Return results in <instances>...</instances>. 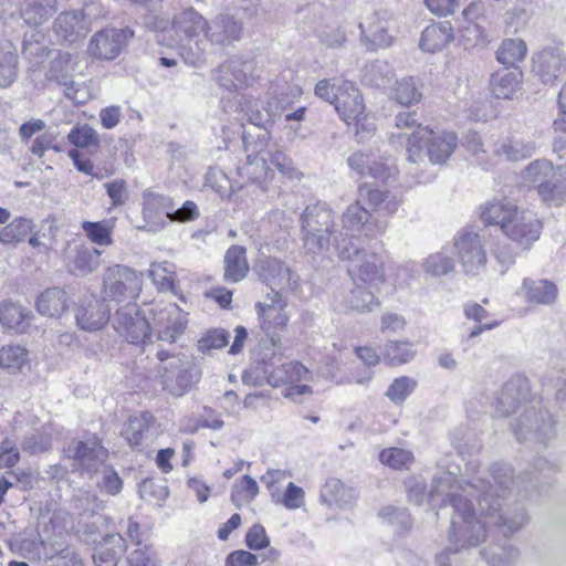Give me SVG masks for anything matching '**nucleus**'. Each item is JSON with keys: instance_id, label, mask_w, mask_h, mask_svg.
<instances>
[{"instance_id": "1", "label": "nucleus", "mask_w": 566, "mask_h": 566, "mask_svg": "<svg viewBox=\"0 0 566 566\" xmlns=\"http://www.w3.org/2000/svg\"><path fill=\"white\" fill-rule=\"evenodd\" d=\"M485 478L461 484L450 472L437 476L429 492L430 505L450 503L454 509L449 542L454 552L479 546L486 538L488 527H496L504 535L521 530L528 515L520 503L504 505L503 501L517 489L527 492L522 482L513 478L506 464H493Z\"/></svg>"}, {"instance_id": "2", "label": "nucleus", "mask_w": 566, "mask_h": 566, "mask_svg": "<svg viewBox=\"0 0 566 566\" xmlns=\"http://www.w3.org/2000/svg\"><path fill=\"white\" fill-rule=\"evenodd\" d=\"M365 205L359 187L356 201L339 218L325 202L307 206L302 213L304 247L314 254L328 251L333 247L340 259H352L357 252L354 243L356 238H375L385 230L371 221V213Z\"/></svg>"}, {"instance_id": "3", "label": "nucleus", "mask_w": 566, "mask_h": 566, "mask_svg": "<svg viewBox=\"0 0 566 566\" xmlns=\"http://www.w3.org/2000/svg\"><path fill=\"white\" fill-rule=\"evenodd\" d=\"M208 20L193 7H187L169 19L156 17L153 29L158 33L171 31L181 43L180 56L190 66L200 67L207 62L205 33Z\"/></svg>"}, {"instance_id": "4", "label": "nucleus", "mask_w": 566, "mask_h": 566, "mask_svg": "<svg viewBox=\"0 0 566 566\" xmlns=\"http://www.w3.org/2000/svg\"><path fill=\"white\" fill-rule=\"evenodd\" d=\"M457 147L458 136L454 132L434 133L430 128H420L408 136V161L419 164L428 157L430 163L442 165Z\"/></svg>"}, {"instance_id": "5", "label": "nucleus", "mask_w": 566, "mask_h": 566, "mask_svg": "<svg viewBox=\"0 0 566 566\" xmlns=\"http://www.w3.org/2000/svg\"><path fill=\"white\" fill-rule=\"evenodd\" d=\"M143 273L115 264L103 274L102 295L104 301L124 302L136 300L143 289Z\"/></svg>"}, {"instance_id": "6", "label": "nucleus", "mask_w": 566, "mask_h": 566, "mask_svg": "<svg viewBox=\"0 0 566 566\" xmlns=\"http://www.w3.org/2000/svg\"><path fill=\"white\" fill-rule=\"evenodd\" d=\"M454 256L462 272L479 276L485 272L488 255L481 237L473 231L459 232L453 240Z\"/></svg>"}, {"instance_id": "7", "label": "nucleus", "mask_w": 566, "mask_h": 566, "mask_svg": "<svg viewBox=\"0 0 566 566\" xmlns=\"http://www.w3.org/2000/svg\"><path fill=\"white\" fill-rule=\"evenodd\" d=\"M157 358L160 361L157 370L160 374L164 388L175 396H181L198 380L195 369L189 363H184L178 355L166 350H158Z\"/></svg>"}, {"instance_id": "8", "label": "nucleus", "mask_w": 566, "mask_h": 566, "mask_svg": "<svg viewBox=\"0 0 566 566\" xmlns=\"http://www.w3.org/2000/svg\"><path fill=\"white\" fill-rule=\"evenodd\" d=\"M63 453L65 458L74 461L82 474L88 475L98 472L108 458V450L96 436L71 441L63 448Z\"/></svg>"}, {"instance_id": "9", "label": "nucleus", "mask_w": 566, "mask_h": 566, "mask_svg": "<svg viewBox=\"0 0 566 566\" xmlns=\"http://www.w3.org/2000/svg\"><path fill=\"white\" fill-rule=\"evenodd\" d=\"M308 374V369L301 363L290 361L281 364L271 370L268 365L256 366L244 373L243 380L256 386H262L266 382L273 387H279L307 379Z\"/></svg>"}, {"instance_id": "10", "label": "nucleus", "mask_w": 566, "mask_h": 566, "mask_svg": "<svg viewBox=\"0 0 566 566\" xmlns=\"http://www.w3.org/2000/svg\"><path fill=\"white\" fill-rule=\"evenodd\" d=\"M66 518V514L63 512H55L50 518V524L53 525L55 536L57 539L48 537L42 541L44 563L42 566H77L80 564L78 555L71 549L66 543L67 533L65 525H54L55 521L59 523Z\"/></svg>"}, {"instance_id": "11", "label": "nucleus", "mask_w": 566, "mask_h": 566, "mask_svg": "<svg viewBox=\"0 0 566 566\" xmlns=\"http://www.w3.org/2000/svg\"><path fill=\"white\" fill-rule=\"evenodd\" d=\"M112 325L119 336L132 344H145L150 337L149 323L136 303L129 302L119 307L112 318Z\"/></svg>"}, {"instance_id": "12", "label": "nucleus", "mask_w": 566, "mask_h": 566, "mask_svg": "<svg viewBox=\"0 0 566 566\" xmlns=\"http://www.w3.org/2000/svg\"><path fill=\"white\" fill-rule=\"evenodd\" d=\"M258 274L273 296L285 292H294L300 286V275L277 258H266L256 265Z\"/></svg>"}, {"instance_id": "13", "label": "nucleus", "mask_w": 566, "mask_h": 566, "mask_svg": "<svg viewBox=\"0 0 566 566\" xmlns=\"http://www.w3.org/2000/svg\"><path fill=\"white\" fill-rule=\"evenodd\" d=\"M134 34L129 28L104 29L92 36L87 51L91 56L98 60H115Z\"/></svg>"}, {"instance_id": "14", "label": "nucleus", "mask_w": 566, "mask_h": 566, "mask_svg": "<svg viewBox=\"0 0 566 566\" xmlns=\"http://www.w3.org/2000/svg\"><path fill=\"white\" fill-rule=\"evenodd\" d=\"M347 260L350 261L348 272L354 283L378 289L385 282L384 262L376 253L357 248L353 258Z\"/></svg>"}, {"instance_id": "15", "label": "nucleus", "mask_w": 566, "mask_h": 566, "mask_svg": "<svg viewBox=\"0 0 566 566\" xmlns=\"http://www.w3.org/2000/svg\"><path fill=\"white\" fill-rule=\"evenodd\" d=\"M349 167L361 177L387 180L397 172L391 157L380 156L374 151H358L348 158Z\"/></svg>"}, {"instance_id": "16", "label": "nucleus", "mask_w": 566, "mask_h": 566, "mask_svg": "<svg viewBox=\"0 0 566 566\" xmlns=\"http://www.w3.org/2000/svg\"><path fill=\"white\" fill-rule=\"evenodd\" d=\"M243 23L234 15L229 13H219L211 21L205 33L206 44L212 46L227 48L239 41L242 36Z\"/></svg>"}, {"instance_id": "17", "label": "nucleus", "mask_w": 566, "mask_h": 566, "mask_svg": "<svg viewBox=\"0 0 566 566\" xmlns=\"http://www.w3.org/2000/svg\"><path fill=\"white\" fill-rule=\"evenodd\" d=\"M542 222L535 213L528 210H520L513 221L506 224L503 233L523 250H527L539 239Z\"/></svg>"}, {"instance_id": "18", "label": "nucleus", "mask_w": 566, "mask_h": 566, "mask_svg": "<svg viewBox=\"0 0 566 566\" xmlns=\"http://www.w3.org/2000/svg\"><path fill=\"white\" fill-rule=\"evenodd\" d=\"M335 109L347 125H359L360 119L364 118L365 103L353 82L342 80L337 86Z\"/></svg>"}, {"instance_id": "19", "label": "nucleus", "mask_w": 566, "mask_h": 566, "mask_svg": "<svg viewBox=\"0 0 566 566\" xmlns=\"http://www.w3.org/2000/svg\"><path fill=\"white\" fill-rule=\"evenodd\" d=\"M500 144V136L491 135L482 137L476 132L467 134L463 146L471 155L473 160L484 169L499 164L502 158V151L496 149Z\"/></svg>"}, {"instance_id": "20", "label": "nucleus", "mask_w": 566, "mask_h": 566, "mask_svg": "<svg viewBox=\"0 0 566 566\" xmlns=\"http://www.w3.org/2000/svg\"><path fill=\"white\" fill-rule=\"evenodd\" d=\"M389 18L386 12H373L359 22L360 40L368 50L391 45L394 36L389 33Z\"/></svg>"}, {"instance_id": "21", "label": "nucleus", "mask_w": 566, "mask_h": 566, "mask_svg": "<svg viewBox=\"0 0 566 566\" xmlns=\"http://www.w3.org/2000/svg\"><path fill=\"white\" fill-rule=\"evenodd\" d=\"M514 433L518 441L522 439L527 440L530 434L542 443H545L554 437L555 430L547 412L532 409L527 410L518 418L517 424L514 427Z\"/></svg>"}, {"instance_id": "22", "label": "nucleus", "mask_w": 566, "mask_h": 566, "mask_svg": "<svg viewBox=\"0 0 566 566\" xmlns=\"http://www.w3.org/2000/svg\"><path fill=\"white\" fill-rule=\"evenodd\" d=\"M172 208L174 203L169 197L153 192L144 193L143 216L146 221L144 229L151 232L161 230L167 224V220L170 221Z\"/></svg>"}, {"instance_id": "23", "label": "nucleus", "mask_w": 566, "mask_h": 566, "mask_svg": "<svg viewBox=\"0 0 566 566\" xmlns=\"http://www.w3.org/2000/svg\"><path fill=\"white\" fill-rule=\"evenodd\" d=\"M76 324L87 332L101 329L109 319V308L104 298H87L81 302L76 308Z\"/></svg>"}, {"instance_id": "24", "label": "nucleus", "mask_w": 566, "mask_h": 566, "mask_svg": "<svg viewBox=\"0 0 566 566\" xmlns=\"http://www.w3.org/2000/svg\"><path fill=\"white\" fill-rule=\"evenodd\" d=\"M533 70L545 84H552L566 70V57L558 49H544L533 59Z\"/></svg>"}, {"instance_id": "25", "label": "nucleus", "mask_w": 566, "mask_h": 566, "mask_svg": "<svg viewBox=\"0 0 566 566\" xmlns=\"http://www.w3.org/2000/svg\"><path fill=\"white\" fill-rule=\"evenodd\" d=\"M187 316L177 305H170L160 311L156 319V331L159 340L175 343L185 332Z\"/></svg>"}, {"instance_id": "26", "label": "nucleus", "mask_w": 566, "mask_h": 566, "mask_svg": "<svg viewBox=\"0 0 566 566\" xmlns=\"http://www.w3.org/2000/svg\"><path fill=\"white\" fill-rule=\"evenodd\" d=\"M101 251L86 245L70 248L66 254L67 270L77 276H85L95 272L99 264Z\"/></svg>"}, {"instance_id": "27", "label": "nucleus", "mask_w": 566, "mask_h": 566, "mask_svg": "<svg viewBox=\"0 0 566 566\" xmlns=\"http://www.w3.org/2000/svg\"><path fill=\"white\" fill-rule=\"evenodd\" d=\"M520 294L531 304L552 305L557 300L558 289L549 280L526 277L523 280Z\"/></svg>"}, {"instance_id": "28", "label": "nucleus", "mask_w": 566, "mask_h": 566, "mask_svg": "<svg viewBox=\"0 0 566 566\" xmlns=\"http://www.w3.org/2000/svg\"><path fill=\"white\" fill-rule=\"evenodd\" d=\"M285 307L286 301L282 295L270 297V303H256L255 308L262 321V328L266 332L284 328L289 322Z\"/></svg>"}, {"instance_id": "29", "label": "nucleus", "mask_w": 566, "mask_h": 566, "mask_svg": "<svg viewBox=\"0 0 566 566\" xmlns=\"http://www.w3.org/2000/svg\"><path fill=\"white\" fill-rule=\"evenodd\" d=\"M355 286L345 295L343 305L346 311L355 313H366L377 310L380 306L376 293L378 289H370L360 283H354Z\"/></svg>"}, {"instance_id": "30", "label": "nucleus", "mask_w": 566, "mask_h": 566, "mask_svg": "<svg viewBox=\"0 0 566 566\" xmlns=\"http://www.w3.org/2000/svg\"><path fill=\"white\" fill-rule=\"evenodd\" d=\"M54 32L63 40L73 42L80 36H85L90 24L82 12L71 11L61 13L54 21Z\"/></svg>"}, {"instance_id": "31", "label": "nucleus", "mask_w": 566, "mask_h": 566, "mask_svg": "<svg viewBox=\"0 0 566 566\" xmlns=\"http://www.w3.org/2000/svg\"><path fill=\"white\" fill-rule=\"evenodd\" d=\"M35 308L43 316L61 317L69 310L67 294L60 287L46 289L36 297Z\"/></svg>"}, {"instance_id": "32", "label": "nucleus", "mask_w": 566, "mask_h": 566, "mask_svg": "<svg viewBox=\"0 0 566 566\" xmlns=\"http://www.w3.org/2000/svg\"><path fill=\"white\" fill-rule=\"evenodd\" d=\"M33 317L32 312L19 303L3 301L0 303V324L18 333H25Z\"/></svg>"}, {"instance_id": "33", "label": "nucleus", "mask_w": 566, "mask_h": 566, "mask_svg": "<svg viewBox=\"0 0 566 566\" xmlns=\"http://www.w3.org/2000/svg\"><path fill=\"white\" fill-rule=\"evenodd\" d=\"M360 197L373 210L384 211L386 214H395L402 203L401 197L382 191L365 184L360 186Z\"/></svg>"}, {"instance_id": "34", "label": "nucleus", "mask_w": 566, "mask_h": 566, "mask_svg": "<svg viewBox=\"0 0 566 566\" xmlns=\"http://www.w3.org/2000/svg\"><path fill=\"white\" fill-rule=\"evenodd\" d=\"M520 210L509 200L490 201L482 208L481 219L488 224L499 226L503 232Z\"/></svg>"}, {"instance_id": "35", "label": "nucleus", "mask_w": 566, "mask_h": 566, "mask_svg": "<svg viewBox=\"0 0 566 566\" xmlns=\"http://www.w3.org/2000/svg\"><path fill=\"white\" fill-rule=\"evenodd\" d=\"M321 500L328 506L344 509L350 506L355 501V492L346 486L340 480L331 478L326 480L321 489Z\"/></svg>"}, {"instance_id": "36", "label": "nucleus", "mask_w": 566, "mask_h": 566, "mask_svg": "<svg viewBox=\"0 0 566 566\" xmlns=\"http://www.w3.org/2000/svg\"><path fill=\"white\" fill-rule=\"evenodd\" d=\"M522 72L520 70H501L495 72L491 77V91L496 98L510 99L513 98L520 90Z\"/></svg>"}, {"instance_id": "37", "label": "nucleus", "mask_w": 566, "mask_h": 566, "mask_svg": "<svg viewBox=\"0 0 566 566\" xmlns=\"http://www.w3.org/2000/svg\"><path fill=\"white\" fill-rule=\"evenodd\" d=\"M247 251L241 245H231L224 255V280L237 283L243 280L249 272Z\"/></svg>"}, {"instance_id": "38", "label": "nucleus", "mask_w": 566, "mask_h": 566, "mask_svg": "<svg viewBox=\"0 0 566 566\" xmlns=\"http://www.w3.org/2000/svg\"><path fill=\"white\" fill-rule=\"evenodd\" d=\"M388 88L390 98L401 106H412L422 98V91L412 76L396 80Z\"/></svg>"}, {"instance_id": "39", "label": "nucleus", "mask_w": 566, "mask_h": 566, "mask_svg": "<svg viewBox=\"0 0 566 566\" xmlns=\"http://www.w3.org/2000/svg\"><path fill=\"white\" fill-rule=\"evenodd\" d=\"M77 61L70 52L54 51L51 53L49 67L45 76L56 83H65L73 76Z\"/></svg>"}, {"instance_id": "40", "label": "nucleus", "mask_w": 566, "mask_h": 566, "mask_svg": "<svg viewBox=\"0 0 566 566\" xmlns=\"http://www.w3.org/2000/svg\"><path fill=\"white\" fill-rule=\"evenodd\" d=\"M451 40L449 23L431 24L422 31L419 45L423 51L433 53L442 50Z\"/></svg>"}, {"instance_id": "41", "label": "nucleus", "mask_w": 566, "mask_h": 566, "mask_svg": "<svg viewBox=\"0 0 566 566\" xmlns=\"http://www.w3.org/2000/svg\"><path fill=\"white\" fill-rule=\"evenodd\" d=\"M155 418L150 412L129 418L125 429V438L132 447H140L151 436L150 430Z\"/></svg>"}, {"instance_id": "42", "label": "nucleus", "mask_w": 566, "mask_h": 566, "mask_svg": "<svg viewBox=\"0 0 566 566\" xmlns=\"http://www.w3.org/2000/svg\"><path fill=\"white\" fill-rule=\"evenodd\" d=\"M55 0H23L21 18L29 25H40L55 12Z\"/></svg>"}, {"instance_id": "43", "label": "nucleus", "mask_w": 566, "mask_h": 566, "mask_svg": "<svg viewBox=\"0 0 566 566\" xmlns=\"http://www.w3.org/2000/svg\"><path fill=\"white\" fill-rule=\"evenodd\" d=\"M220 72L231 73L232 80H234V90L248 86L255 80L253 74L254 64L252 61H243L238 57L230 59L220 65Z\"/></svg>"}, {"instance_id": "44", "label": "nucleus", "mask_w": 566, "mask_h": 566, "mask_svg": "<svg viewBox=\"0 0 566 566\" xmlns=\"http://www.w3.org/2000/svg\"><path fill=\"white\" fill-rule=\"evenodd\" d=\"M535 144L531 140L500 137L496 149L502 151L503 160H521L531 157L535 153Z\"/></svg>"}, {"instance_id": "45", "label": "nucleus", "mask_w": 566, "mask_h": 566, "mask_svg": "<svg viewBox=\"0 0 566 566\" xmlns=\"http://www.w3.org/2000/svg\"><path fill=\"white\" fill-rule=\"evenodd\" d=\"M29 350L25 347L10 344L0 348V367L17 373L29 366Z\"/></svg>"}, {"instance_id": "46", "label": "nucleus", "mask_w": 566, "mask_h": 566, "mask_svg": "<svg viewBox=\"0 0 566 566\" xmlns=\"http://www.w3.org/2000/svg\"><path fill=\"white\" fill-rule=\"evenodd\" d=\"M18 56L15 48L9 41L0 46V87L10 86L17 77Z\"/></svg>"}, {"instance_id": "47", "label": "nucleus", "mask_w": 566, "mask_h": 566, "mask_svg": "<svg viewBox=\"0 0 566 566\" xmlns=\"http://www.w3.org/2000/svg\"><path fill=\"white\" fill-rule=\"evenodd\" d=\"M522 398L518 385L511 380L504 385L494 403L495 417H506L515 411Z\"/></svg>"}, {"instance_id": "48", "label": "nucleus", "mask_w": 566, "mask_h": 566, "mask_svg": "<svg viewBox=\"0 0 566 566\" xmlns=\"http://www.w3.org/2000/svg\"><path fill=\"white\" fill-rule=\"evenodd\" d=\"M527 46L522 39H505L496 51V60L504 65L514 66L526 56Z\"/></svg>"}, {"instance_id": "49", "label": "nucleus", "mask_w": 566, "mask_h": 566, "mask_svg": "<svg viewBox=\"0 0 566 566\" xmlns=\"http://www.w3.org/2000/svg\"><path fill=\"white\" fill-rule=\"evenodd\" d=\"M490 566H514L518 558V551L511 544L489 545L481 552Z\"/></svg>"}, {"instance_id": "50", "label": "nucleus", "mask_w": 566, "mask_h": 566, "mask_svg": "<svg viewBox=\"0 0 566 566\" xmlns=\"http://www.w3.org/2000/svg\"><path fill=\"white\" fill-rule=\"evenodd\" d=\"M270 168L266 159L260 155L247 156V160L243 165L238 167L239 176L248 181L261 182L266 179Z\"/></svg>"}, {"instance_id": "51", "label": "nucleus", "mask_w": 566, "mask_h": 566, "mask_svg": "<svg viewBox=\"0 0 566 566\" xmlns=\"http://www.w3.org/2000/svg\"><path fill=\"white\" fill-rule=\"evenodd\" d=\"M149 277L159 291L177 293L175 284L174 265L169 262H153L149 268Z\"/></svg>"}, {"instance_id": "52", "label": "nucleus", "mask_w": 566, "mask_h": 566, "mask_svg": "<svg viewBox=\"0 0 566 566\" xmlns=\"http://www.w3.org/2000/svg\"><path fill=\"white\" fill-rule=\"evenodd\" d=\"M42 39L43 35L39 31H32L30 35H25L23 41L22 54L34 66L42 64L44 59H50L51 53L54 52L48 50V48L41 42Z\"/></svg>"}, {"instance_id": "53", "label": "nucleus", "mask_w": 566, "mask_h": 566, "mask_svg": "<svg viewBox=\"0 0 566 566\" xmlns=\"http://www.w3.org/2000/svg\"><path fill=\"white\" fill-rule=\"evenodd\" d=\"M555 169L548 160H535L531 163L525 171L524 179L537 187L541 193V187L548 185L555 178Z\"/></svg>"}, {"instance_id": "54", "label": "nucleus", "mask_w": 566, "mask_h": 566, "mask_svg": "<svg viewBox=\"0 0 566 566\" xmlns=\"http://www.w3.org/2000/svg\"><path fill=\"white\" fill-rule=\"evenodd\" d=\"M384 360L391 366L411 361L416 355L410 342H388L384 348Z\"/></svg>"}, {"instance_id": "55", "label": "nucleus", "mask_w": 566, "mask_h": 566, "mask_svg": "<svg viewBox=\"0 0 566 566\" xmlns=\"http://www.w3.org/2000/svg\"><path fill=\"white\" fill-rule=\"evenodd\" d=\"M33 228L32 221L25 218H17L0 229V241L3 244H15L23 241Z\"/></svg>"}, {"instance_id": "56", "label": "nucleus", "mask_w": 566, "mask_h": 566, "mask_svg": "<svg viewBox=\"0 0 566 566\" xmlns=\"http://www.w3.org/2000/svg\"><path fill=\"white\" fill-rule=\"evenodd\" d=\"M84 234L97 245H111L113 243L111 221L102 220L97 222L84 221L82 223Z\"/></svg>"}, {"instance_id": "57", "label": "nucleus", "mask_w": 566, "mask_h": 566, "mask_svg": "<svg viewBox=\"0 0 566 566\" xmlns=\"http://www.w3.org/2000/svg\"><path fill=\"white\" fill-rule=\"evenodd\" d=\"M67 139L77 148L98 147L99 145L97 132L87 124L74 126L69 133Z\"/></svg>"}, {"instance_id": "58", "label": "nucleus", "mask_w": 566, "mask_h": 566, "mask_svg": "<svg viewBox=\"0 0 566 566\" xmlns=\"http://www.w3.org/2000/svg\"><path fill=\"white\" fill-rule=\"evenodd\" d=\"M379 460L396 470L409 469L413 462V454L411 451L400 448H388L380 452Z\"/></svg>"}, {"instance_id": "59", "label": "nucleus", "mask_w": 566, "mask_h": 566, "mask_svg": "<svg viewBox=\"0 0 566 566\" xmlns=\"http://www.w3.org/2000/svg\"><path fill=\"white\" fill-rule=\"evenodd\" d=\"M417 387V381L407 376H401L390 384L386 391V396L394 403H402L408 396H410Z\"/></svg>"}, {"instance_id": "60", "label": "nucleus", "mask_w": 566, "mask_h": 566, "mask_svg": "<svg viewBox=\"0 0 566 566\" xmlns=\"http://www.w3.org/2000/svg\"><path fill=\"white\" fill-rule=\"evenodd\" d=\"M230 334L222 328L207 331L198 340V350L208 353L212 349H220L229 342Z\"/></svg>"}, {"instance_id": "61", "label": "nucleus", "mask_w": 566, "mask_h": 566, "mask_svg": "<svg viewBox=\"0 0 566 566\" xmlns=\"http://www.w3.org/2000/svg\"><path fill=\"white\" fill-rule=\"evenodd\" d=\"M453 268V260L442 252L430 254L423 262L424 271L434 276L446 275Z\"/></svg>"}, {"instance_id": "62", "label": "nucleus", "mask_w": 566, "mask_h": 566, "mask_svg": "<svg viewBox=\"0 0 566 566\" xmlns=\"http://www.w3.org/2000/svg\"><path fill=\"white\" fill-rule=\"evenodd\" d=\"M368 81L371 85L388 88L394 80V73L390 66L385 62H375L368 69Z\"/></svg>"}, {"instance_id": "63", "label": "nucleus", "mask_w": 566, "mask_h": 566, "mask_svg": "<svg viewBox=\"0 0 566 566\" xmlns=\"http://www.w3.org/2000/svg\"><path fill=\"white\" fill-rule=\"evenodd\" d=\"M102 468V476L97 482L98 489L108 495L118 494L123 489V481L118 473L112 467L104 464Z\"/></svg>"}, {"instance_id": "64", "label": "nucleus", "mask_w": 566, "mask_h": 566, "mask_svg": "<svg viewBox=\"0 0 566 566\" xmlns=\"http://www.w3.org/2000/svg\"><path fill=\"white\" fill-rule=\"evenodd\" d=\"M129 566H159L160 559L151 545L145 544L128 556Z\"/></svg>"}]
</instances>
